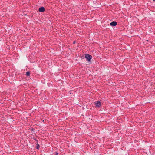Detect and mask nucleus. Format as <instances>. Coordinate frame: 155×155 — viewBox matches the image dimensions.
Listing matches in <instances>:
<instances>
[{
	"instance_id": "1",
	"label": "nucleus",
	"mask_w": 155,
	"mask_h": 155,
	"mask_svg": "<svg viewBox=\"0 0 155 155\" xmlns=\"http://www.w3.org/2000/svg\"><path fill=\"white\" fill-rule=\"evenodd\" d=\"M85 58L88 61H90L92 58V56L89 54H86L85 55Z\"/></svg>"
},
{
	"instance_id": "2",
	"label": "nucleus",
	"mask_w": 155,
	"mask_h": 155,
	"mask_svg": "<svg viewBox=\"0 0 155 155\" xmlns=\"http://www.w3.org/2000/svg\"><path fill=\"white\" fill-rule=\"evenodd\" d=\"M95 106L97 107H100L101 106V103L99 101H96L95 103Z\"/></svg>"
},
{
	"instance_id": "3",
	"label": "nucleus",
	"mask_w": 155,
	"mask_h": 155,
	"mask_svg": "<svg viewBox=\"0 0 155 155\" xmlns=\"http://www.w3.org/2000/svg\"><path fill=\"white\" fill-rule=\"evenodd\" d=\"M38 10L40 12H43L45 10V9L43 7H41L39 8Z\"/></svg>"
},
{
	"instance_id": "4",
	"label": "nucleus",
	"mask_w": 155,
	"mask_h": 155,
	"mask_svg": "<svg viewBox=\"0 0 155 155\" xmlns=\"http://www.w3.org/2000/svg\"><path fill=\"white\" fill-rule=\"evenodd\" d=\"M117 23L116 21H113L110 23V25L111 26H115Z\"/></svg>"
},
{
	"instance_id": "5",
	"label": "nucleus",
	"mask_w": 155,
	"mask_h": 155,
	"mask_svg": "<svg viewBox=\"0 0 155 155\" xmlns=\"http://www.w3.org/2000/svg\"><path fill=\"white\" fill-rule=\"evenodd\" d=\"M30 72L29 71H28L26 73V75L27 76H28L30 75Z\"/></svg>"
},
{
	"instance_id": "6",
	"label": "nucleus",
	"mask_w": 155,
	"mask_h": 155,
	"mask_svg": "<svg viewBox=\"0 0 155 155\" xmlns=\"http://www.w3.org/2000/svg\"><path fill=\"white\" fill-rule=\"evenodd\" d=\"M39 147H40V146L38 144H37V148L38 149H39Z\"/></svg>"
},
{
	"instance_id": "7",
	"label": "nucleus",
	"mask_w": 155,
	"mask_h": 155,
	"mask_svg": "<svg viewBox=\"0 0 155 155\" xmlns=\"http://www.w3.org/2000/svg\"><path fill=\"white\" fill-rule=\"evenodd\" d=\"M56 155H58V153L56 152Z\"/></svg>"
},
{
	"instance_id": "8",
	"label": "nucleus",
	"mask_w": 155,
	"mask_h": 155,
	"mask_svg": "<svg viewBox=\"0 0 155 155\" xmlns=\"http://www.w3.org/2000/svg\"><path fill=\"white\" fill-rule=\"evenodd\" d=\"M75 43V41H74V42H73V43H74H74Z\"/></svg>"
},
{
	"instance_id": "9",
	"label": "nucleus",
	"mask_w": 155,
	"mask_h": 155,
	"mask_svg": "<svg viewBox=\"0 0 155 155\" xmlns=\"http://www.w3.org/2000/svg\"><path fill=\"white\" fill-rule=\"evenodd\" d=\"M153 1H155V0H153Z\"/></svg>"
}]
</instances>
